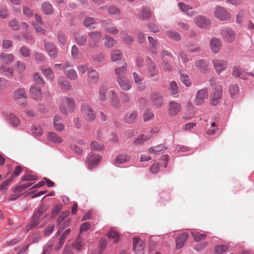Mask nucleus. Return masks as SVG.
I'll return each mask as SVG.
<instances>
[{"label":"nucleus","mask_w":254,"mask_h":254,"mask_svg":"<svg viewBox=\"0 0 254 254\" xmlns=\"http://www.w3.org/2000/svg\"><path fill=\"white\" fill-rule=\"evenodd\" d=\"M75 108V102L72 98L64 97L61 99L60 106L61 112L64 115L73 112Z\"/></svg>","instance_id":"obj_1"},{"label":"nucleus","mask_w":254,"mask_h":254,"mask_svg":"<svg viewBox=\"0 0 254 254\" xmlns=\"http://www.w3.org/2000/svg\"><path fill=\"white\" fill-rule=\"evenodd\" d=\"M81 113L83 117L88 121H93L96 119V113L91 106L87 103H83L81 107Z\"/></svg>","instance_id":"obj_2"},{"label":"nucleus","mask_w":254,"mask_h":254,"mask_svg":"<svg viewBox=\"0 0 254 254\" xmlns=\"http://www.w3.org/2000/svg\"><path fill=\"white\" fill-rule=\"evenodd\" d=\"M220 34L223 39L228 43L233 42L236 35L235 31L228 27H222L220 30Z\"/></svg>","instance_id":"obj_3"},{"label":"nucleus","mask_w":254,"mask_h":254,"mask_svg":"<svg viewBox=\"0 0 254 254\" xmlns=\"http://www.w3.org/2000/svg\"><path fill=\"white\" fill-rule=\"evenodd\" d=\"M222 94V88L220 85L216 86L212 91L210 94V101L211 104L216 106L221 98Z\"/></svg>","instance_id":"obj_4"},{"label":"nucleus","mask_w":254,"mask_h":254,"mask_svg":"<svg viewBox=\"0 0 254 254\" xmlns=\"http://www.w3.org/2000/svg\"><path fill=\"white\" fill-rule=\"evenodd\" d=\"M208 97V91L207 88H203L197 91L195 94L194 102L197 106L202 105Z\"/></svg>","instance_id":"obj_5"},{"label":"nucleus","mask_w":254,"mask_h":254,"mask_svg":"<svg viewBox=\"0 0 254 254\" xmlns=\"http://www.w3.org/2000/svg\"><path fill=\"white\" fill-rule=\"evenodd\" d=\"M88 36L90 38L89 46L91 48L97 47L102 37V33L101 31H94L89 32Z\"/></svg>","instance_id":"obj_6"},{"label":"nucleus","mask_w":254,"mask_h":254,"mask_svg":"<svg viewBox=\"0 0 254 254\" xmlns=\"http://www.w3.org/2000/svg\"><path fill=\"white\" fill-rule=\"evenodd\" d=\"M102 156L99 154H95L93 152L89 153L86 159V163L88 167L91 169L92 168L96 167L100 162Z\"/></svg>","instance_id":"obj_7"},{"label":"nucleus","mask_w":254,"mask_h":254,"mask_svg":"<svg viewBox=\"0 0 254 254\" xmlns=\"http://www.w3.org/2000/svg\"><path fill=\"white\" fill-rule=\"evenodd\" d=\"M214 15L220 20L225 21L231 19L230 14L224 7L220 6L215 7Z\"/></svg>","instance_id":"obj_8"},{"label":"nucleus","mask_w":254,"mask_h":254,"mask_svg":"<svg viewBox=\"0 0 254 254\" xmlns=\"http://www.w3.org/2000/svg\"><path fill=\"white\" fill-rule=\"evenodd\" d=\"M44 48L48 56L52 59L57 58L58 51L54 44L49 42H44Z\"/></svg>","instance_id":"obj_9"},{"label":"nucleus","mask_w":254,"mask_h":254,"mask_svg":"<svg viewBox=\"0 0 254 254\" xmlns=\"http://www.w3.org/2000/svg\"><path fill=\"white\" fill-rule=\"evenodd\" d=\"M102 25L105 31L110 34L115 35L119 32L118 28L109 20L102 21Z\"/></svg>","instance_id":"obj_10"},{"label":"nucleus","mask_w":254,"mask_h":254,"mask_svg":"<svg viewBox=\"0 0 254 254\" xmlns=\"http://www.w3.org/2000/svg\"><path fill=\"white\" fill-rule=\"evenodd\" d=\"M209 45L212 52L216 54L219 52L222 46V43L218 38L212 37L210 40Z\"/></svg>","instance_id":"obj_11"},{"label":"nucleus","mask_w":254,"mask_h":254,"mask_svg":"<svg viewBox=\"0 0 254 254\" xmlns=\"http://www.w3.org/2000/svg\"><path fill=\"white\" fill-rule=\"evenodd\" d=\"M133 248L135 254H144L143 242L138 238L133 239Z\"/></svg>","instance_id":"obj_12"},{"label":"nucleus","mask_w":254,"mask_h":254,"mask_svg":"<svg viewBox=\"0 0 254 254\" xmlns=\"http://www.w3.org/2000/svg\"><path fill=\"white\" fill-rule=\"evenodd\" d=\"M194 22L198 27L202 29L207 28L210 25V21L203 16H196Z\"/></svg>","instance_id":"obj_13"},{"label":"nucleus","mask_w":254,"mask_h":254,"mask_svg":"<svg viewBox=\"0 0 254 254\" xmlns=\"http://www.w3.org/2000/svg\"><path fill=\"white\" fill-rule=\"evenodd\" d=\"M195 66L199 71L203 73H207L210 70L207 61L202 59L196 61L195 63Z\"/></svg>","instance_id":"obj_14"},{"label":"nucleus","mask_w":254,"mask_h":254,"mask_svg":"<svg viewBox=\"0 0 254 254\" xmlns=\"http://www.w3.org/2000/svg\"><path fill=\"white\" fill-rule=\"evenodd\" d=\"M181 108V105L177 102L170 101L169 103V114L170 116H176L180 112Z\"/></svg>","instance_id":"obj_15"},{"label":"nucleus","mask_w":254,"mask_h":254,"mask_svg":"<svg viewBox=\"0 0 254 254\" xmlns=\"http://www.w3.org/2000/svg\"><path fill=\"white\" fill-rule=\"evenodd\" d=\"M213 64L216 71L218 74L225 70L227 67L226 62L223 60H215L213 62Z\"/></svg>","instance_id":"obj_16"},{"label":"nucleus","mask_w":254,"mask_h":254,"mask_svg":"<svg viewBox=\"0 0 254 254\" xmlns=\"http://www.w3.org/2000/svg\"><path fill=\"white\" fill-rule=\"evenodd\" d=\"M233 74L235 76L239 77L243 79H246L250 75L254 77V70L252 73H246L239 67H234Z\"/></svg>","instance_id":"obj_17"},{"label":"nucleus","mask_w":254,"mask_h":254,"mask_svg":"<svg viewBox=\"0 0 254 254\" xmlns=\"http://www.w3.org/2000/svg\"><path fill=\"white\" fill-rule=\"evenodd\" d=\"M150 99L153 105L157 107H161L163 104V97L158 93H152L151 94Z\"/></svg>","instance_id":"obj_18"},{"label":"nucleus","mask_w":254,"mask_h":254,"mask_svg":"<svg viewBox=\"0 0 254 254\" xmlns=\"http://www.w3.org/2000/svg\"><path fill=\"white\" fill-rule=\"evenodd\" d=\"M99 80V75L98 72L94 69L90 68L88 72L87 80L90 83L95 84Z\"/></svg>","instance_id":"obj_19"},{"label":"nucleus","mask_w":254,"mask_h":254,"mask_svg":"<svg viewBox=\"0 0 254 254\" xmlns=\"http://www.w3.org/2000/svg\"><path fill=\"white\" fill-rule=\"evenodd\" d=\"M117 82L120 87L124 90L128 91L130 90L132 87L131 83L126 77L117 79Z\"/></svg>","instance_id":"obj_20"},{"label":"nucleus","mask_w":254,"mask_h":254,"mask_svg":"<svg viewBox=\"0 0 254 254\" xmlns=\"http://www.w3.org/2000/svg\"><path fill=\"white\" fill-rule=\"evenodd\" d=\"M40 217L38 214L34 213L30 223L26 228V232H28L32 228L38 227L40 222Z\"/></svg>","instance_id":"obj_21"},{"label":"nucleus","mask_w":254,"mask_h":254,"mask_svg":"<svg viewBox=\"0 0 254 254\" xmlns=\"http://www.w3.org/2000/svg\"><path fill=\"white\" fill-rule=\"evenodd\" d=\"M137 112L131 111L128 112L124 117V121L128 124H132L135 123L137 117Z\"/></svg>","instance_id":"obj_22"},{"label":"nucleus","mask_w":254,"mask_h":254,"mask_svg":"<svg viewBox=\"0 0 254 254\" xmlns=\"http://www.w3.org/2000/svg\"><path fill=\"white\" fill-rule=\"evenodd\" d=\"M131 157L130 155L126 153L120 154L115 158L114 164L115 165L125 163L130 160Z\"/></svg>","instance_id":"obj_23"},{"label":"nucleus","mask_w":254,"mask_h":254,"mask_svg":"<svg viewBox=\"0 0 254 254\" xmlns=\"http://www.w3.org/2000/svg\"><path fill=\"white\" fill-rule=\"evenodd\" d=\"M30 94L31 97L37 101H40L42 97L41 89L35 86L31 87Z\"/></svg>","instance_id":"obj_24"},{"label":"nucleus","mask_w":254,"mask_h":254,"mask_svg":"<svg viewBox=\"0 0 254 254\" xmlns=\"http://www.w3.org/2000/svg\"><path fill=\"white\" fill-rule=\"evenodd\" d=\"M127 69V64L125 63L123 65L115 69V73L117 79L126 77V72Z\"/></svg>","instance_id":"obj_25"},{"label":"nucleus","mask_w":254,"mask_h":254,"mask_svg":"<svg viewBox=\"0 0 254 254\" xmlns=\"http://www.w3.org/2000/svg\"><path fill=\"white\" fill-rule=\"evenodd\" d=\"M188 238V234L186 233H183L179 236L176 239L177 249L182 248L186 241Z\"/></svg>","instance_id":"obj_26"},{"label":"nucleus","mask_w":254,"mask_h":254,"mask_svg":"<svg viewBox=\"0 0 254 254\" xmlns=\"http://www.w3.org/2000/svg\"><path fill=\"white\" fill-rule=\"evenodd\" d=\"M178 5L180 10L183 12L186 13L188 15L191 16L194 14L195 13L192 8L189 5L183 2H180Z\"/></svg>","instance_id":"obj_27"},{"label":"nucleus","mask_w":254,"mask_h":254,"mask_svg":"<svg viewBox=\"0 0 254 254\" xmlns=\"http://www.w3.org/2000/svg\"><path fill=\"white\" fill-rule=\"evenodd\" d=\"M41 70L44 75L49 80L52 81L55 78V75L53 71L50 68L45 66H41Z\"/></svg>","instance_id":"obj_28"},{"label":"nucleus","mask_w":254,"mask_h":254,"mask_svg":"<svg viewBox=\"0 0 254 254\" xmlns=\"http://www.w3.org/2000/svg\"><path fill=\"white\" fill-rule=\"evenodd\" d=\"M6 119L10 124L14 127H17L20 124V120L13 114H9L8 115L6 116Z\"/></svg>","instance_id":"obj_29"},{"label":"nucleus","mask_w":254,"mask_h":254,"mask_svg":"<svg viewBox=\"0 0 254 254\" xmlns=\"http://www.w3.org/2000/svg\"><path fill=\"white\" fill-rule=\"evenodd\" d=\"M14 56L12 54L1 53L0 59L2 63L5 64H9L13 61Z\"/></svg>","instance_id":"obj_30"},{"label":"nucleus","mask_w":254,"mask_h":254,"mask_svg":"<svg viewBox=\"0 0 254 254\" xmlns=\"http://www.w3.org/2000/svg\"><path fill=\"white\" fill-rule=\"evenodd\" d=\"M148 40L150 45L149 51L152 54L156 55L157 54V51L156 50L157 41L151 36H148Z\"/></svg>","instance_id":"obj_31"},{"label":"nucleus","mask_w":254,"mask_h":254,"mask_svg":"<svg viewBox=\"0 0 254 254\" xmlns=\"http://www.w3.org/2000/svg\"><path fill=\"white\" fill-rule=\"evenodd\" d=\"M62 119L58 117L55 116L53 121V125L55 129L58 131H62L64 130V127L61 122Z\"/></svg>","instance_id":"obj_32"},{"label":"nucleus","mask_w":254,"mask_h":254,"mask_svg":"<svg viewBox=\"0 0 254 254\" xmlns=\"http://www.w3.org/2000/svg\"><path fill=\"white\" fill-rule=\"evenodd\" d=\"M47 138L49 141L55 143H60L63 141L62 138L56 133L53 132H48L47 135Z\"/></svg>","instance_id":"obj_33"},{"label":"nucleus","mask_w":254,"mask_h":254,"mask_svg":"<svg viewBox=\"0 0 254 254\" xmlns=\"http://www.w3.org/2000/svg\"><path fill=\"white\" fill-rule=\"evenodd\" d=\"M42 9L44 13L50 15L53 13L54 9L52 4L49 2H45L42 5Z\"/></svg>","instance_id":"obj_34"},{"label":"nucleus","mask_w":254,"mask_h":254,"mask_svg":"<svg viewBox=\"0 0 254 254\" xmlns=\"http://www.w3.org/2000/svg\"><path fill=\"white\" fill-rule=\"evenodd\" d=\"M150 136L141 134L139 135L137 138L135 139L133 143L136 145H142L145 142L148 141L150 138Z\"/></svg>","instance_id":"obj_35"},{"label":"nucleus","mask_w":254,"mask_h":254,"mask_svg":"<svg viewBox=\"0 0 254 254\" xmlns=\"http://www.w3.org/2000/svg\"><path fill=\"white\" fill-rule=\"evenodd\" d=\"M25 98H27V95L24 89H18L14 92V98L15 100L16 101L21 98H22L23 100H25Z\"/></svg>","instance_id":"obj_36"},{"label":"nucleus","mask_w":254,"mask_h":254,"mask_svg":"<svg viewBox=\"0 0 254 254\" xmlns=\"http://www.w3.org/2000/svg\"><path fill=\"white\" fill-rule=\"evenodd\" d=\"M64 74L70 80H75L77 77V74L76 71L72 68L64 69Z\"/></svg>","instance_id":"obj_37"},{"label":"nucleus","mask_w":254,"mask_h":254,"mask_svg":"<svg viewBox=\"0 0 254 254\" xmlns=\"http://www.w3.org/2000/svg\"><path fill=\"white\" fill-rule=\"evenodd\" d=\"M58 84L62 89L64 90H68L70 88V85L69 82L64 78L61 77L58 81Z\"/></svg>","instance_id":"obj_38"},{"label":"nucleus","mask_w":254,"mask_h":254,"mask_svg":"<svg viewBox=\"0 0 254 254\" xmlns=\"http://www.w3.org/2000/svg\"><path fill=\"white\" fill-rule=\"evenodd\" d=\"M74 38L76 43L81 46L85 45L87 42V38L83 35L75 33L74 34Z\"/></svg>","instance_id":"obj_39"},{"label":"nucleus","mask_w":254,"mask_h":254,"mask_svg":"<svg viewBox=\"0 0 254 254\" xmlns=\"http://www.w3.org/2000/svg\"><path fill=\"white\" fill-rule=\"evenodd\" d=\"M105 41L104 42V45L106 48H111L117 43L116 40L109 35H106L105 36Z\"/></svg>","instance_id":"obj_40"},{"label":"nucleus","mask_w":254,"mask_h":254,"mask_svg":"<svg viewBox=\"0 0 254 254\" xmlns=\"http://www.w3.org/2000/svg\"><path fill=\"white\" fill-rule=\"evenodd\" d=\"M169 90L171 95L175 98L178 96V88L176 82L172 81L170 83Z\"/></svg>","instance_id":"obj_41"},{"label":"nucleus","mask_w":254,"mask_h":254,"mask_svg":"<svg viewBox=\"0 0 254 254\" xmlns=\"http://www.w3.org/2000/svg\"><path fill=\"white\" fill-rule=\"evenodd\" d=\"M0 73L2 75L6 76L9 78H11L13 75L12 69L4 66L0 67Z\"/></svg>","instance_id":"obj_42"},{"label":"nucleus","mask_w":254,"mask_h":254,"mask_svg":"<svg viewBox=\"0 0 254 254\" xmlns=\"http://www.w3.org/2000/svg\"><path fill=\"white\" fill-rule=\"evenodd\" d=\"M108 90V87L105 85H102L99 90V97L101 102L105 101L106 99V94Z\"/></svg>","instance_id":"obj_43"},{"label":"nucleus","mask_w":254,"mask_h":254,"mask_svg":"<svg viewBox=\"0 0 254 254\" xmlns=\"http://www.w3.org/2000/svg\"><path fill=\"white\" fill-rule=\"evenodd\" d=\"M148 71L151 77L156 76L158 74V69L155 63H152L151 64L148 65Z\"/></svg>","instance_id":"obj_44"},{"label":"nucleus","mask_w":254,"mask_h":254,"mask_svg":"<svg viewBox=\"0 0 254 254\" xmlns=\"http://www.w3.org/2000/svg\"><path fill=\"white\" fill-rule=\"evenodd\" d=\"M31 131L33 134L35 136H40L43 133L41 127L37 125L32 126Z\"/></svg>","instance_id":"obj_45"},{"label":"nucleus","mask_w":254,"mask_h":254,"mask_svg":"<svg viewBox=\"0 0 254 254\" xmlns=\"http://www.w3.org/2000/svg\"><path fill=\"white\" fill-rule=\"evenodd\" d=\"M108 237L114 243H117L119 241V237L118 234L112 228L109 231Z\"/></svg>","instance_id":"obj_46"},{"label":"nucleus","mask_w":254,"mask_h":254,"mask_svg":"<svg viewBox=\"0 0 254 254\" xmlns=\"http://www.w3.org/2000/svg\"><path fill=\"white\" fill-rule=\"evenodd\" d=\"M167 149L163 144H160L154 147H151L149 149V152L152 153H157Z\"/></svg>","instance_id":"obj_47"},{"label":"nucleus","mask_w":254,"mask_h":254,"mask_svg":"<svg viewBox=\"0 0 254 254\" xmlns=\"http://www.w3.org/2000/svg\"><path fill=\"white\" fill-rule=\"evenodd\" d=\"M166 35L169 38L174 40L180 41L181 39V35L177 32L168 31L167 32Z\"/></svg>","instance_id":"obj_48"},{"label":"nucleus","mask_w":254,"mask_h":254,"mask_svg":"<svg viewBox=\"0 0 254 254\" xmlns=\"http://www.w3.org/2000/svg\"><path fill=\"white\" fill-rule=\"evenodd\" d=\"M191 234L194 240L196 242L202 241L204 240L206 237L205 234H200V233L196 231L192 232Z\"/></svg>","instance_id":"obj_49"},{"label":"nucleus","mask_w":254,"mask_h":254,"mask_svg":"<svg viewBox=\"0 0 254 254\" xmlns=\"http://www.w3.org/2000/svg\"><path fill=\"white\" fill-rule=\"evenodd\" d=\"M111 60L113 62H116L121 59L122 55L120 50H117L112 52L111 56Z\"/></svg>","instance_id":"obj_50"},{"label":"nucleus","mask_w":254,"mask_h":254,"mask_svg":"<svg viewBox=\"0 0 254 254\" xmlns=\"http://www.w3.org/2000/svg\"><path fill=\"white\" fill-rule=\"evenodd\" d=\"M141 17L143 19H148L151 17V11L146 7H143L141 10Z\"/></svg>","instance_id":"obj_51"},{"label":"nucleus","mask_w":254,"mask_h":254,"mask_svg":"<svg viewBox=\"0 0 254 254\" xmlns=\"http://www.w3.org/2000/svg\"><path fill=\"white\" fill-rule=\"evenodd\" d=\"M83 25L86 27L91 26L93 24L96 23V20L93 17H87L85 18L83 21Z\"/></svg>","instance_id":"obj_52"},{"label":"nucleus","mask_w":254,"mask_h":254,"mask_svg":"<svg viewBox=\"0 0 254 254\" xmlns=\"http://www.w3.org/2000/svg\"><path fill=\"white\" fill-rule=\"evenodd\" d=\"M54 244L53 240H50L44 247L42 254H49Z\"/></svg>","instance_id":"obj_53"},{"label":"nucleus","mask_w":254,"mask_h":254,"mask_svg":"<svg viewBox=\"0 0 254 254\" xmlns=\"http://www.w3.org/2000/svg\"><path fill=\"white\" fill-rule=\"evenodd\" d=\"M90 148L92 150L95 151H100L104 148L103 144H99L96 141H93L90 144Z\"/></svg>","instance_id":"obj_54"},{"label":"nucleus","mask_w":254,"mask_h":254,"mask_svg":"<svg viewBox=\"0 0 254 254\" xmlns=\"http://www.w3.org/2000/svg\"><path fill=\"white\" fill-rule=\"evenodd\" d=\"M83 240L80 238H78L75 241L73 245V246L78 251H80L82 250V248L83 246Z\"/></svg>","instance_id":"obj_55"},{"label":"nucleus","mask_w":254,"mask_h":254,"mask_svg":"<svg viewBox=\"0 0 254 254\" xmlns=\"http://www.w3.org/2000/svg\"><path fill=\"white\" fill-rule=\"evenodd\" d=\"M22 194V192L21 190H17L16 187L13 190V193L12 194L9 198V200H15L17 198L19 197Z\"/></svg>","instance_id":"obj_56"},{"label":"nucleus","mask_w":254,"mask_h":254,"mask_svg":"<svg viewBox=\"0 0 254 254\" xmlns=\"http://www.w3.org/2000/svg\"><path fill=\"white\" fill-rule=\"evenodd\" d=\"M49 206L47 204H42L38 210L34 212L35 214H38L39 216L42 215L48 209Z\"/></svg>","instance_id":"obj_57"},{"label":"nucleus","mask_w":254,"mask_h":254,"mask_svg":"<svg viewBox=\"0 0 254 254\" xmlns=\"http://www.w3.org/2000/svg\"><path fill=\"white\" fill-rule=\"evenodd\" d=\"M34 29L38 35H43L46 33V30L36 23H33Z\"/></svg>","instance_id":"obj_58"},{"label":"nucleus","mask_w":254,"mask_h":254,"mask_svg":"<svg viewBox=\"0 0 254 254\" xmlns=\"http://www.w3.org/2000/svg\"><path fill=\"white\" fill-rule=\"evenodd\" d=\"M228 249L227 246L225 245H217L215 247V251L217 254H221L226 251Z\"/></svg>","instance_id":"obj_59"},{"label":"nucleus","mask_w":254,"mask_h":254,"mask_svg":"<svg viewBox=\"0 0 254 254\" xmlns=\"http://www.w3.org/2000/svg\"><path fill=\"white\" fill-rule=\"evenodd\" d=\"M34 58L36 61L38 63L43 62L45 60V57L44 55L39 52L34 53Z\"/></svg>","instance_id":"obj_60"},{"label":"nucleus","mask_w":254,"mask_h":254,"mask_svg":"<svg viewBox=\"0 0 254 254\" xmlns=\"http://www.w3.org/2000/svg\"><path fill=\"white\" fill-rule=\"evenodd\" d=\"M20 52L21 55L25 58H28L30 56V50L28 48L22 46L20 49Z\"/></svg>","instance_id":"obj_61"},{"label":"nucleus","mask_w":254,"mask_h":254,"mask_svg":"<svg viewBox=\"0 0 254 254\" xmlns=\"http://www.w3.org/2000/svg\"><path fill=\"white\" fill-rule=\"evenodd\" d=\"M239 91V88L237 85H233L229 87V93L231 96L236 95Z\"/></svg>","instance_id":"obj_62"},{"label":"nucleus","mask_w":254,"mask_h":254,"mask_svg":"<svg viewBox=\"0 0 254 254\" xmlns=\"http://www.w3.org/2000/svg\"><path fill=\"white\" fill-rule=\"evenodd\" d=\"M74 127L76 129H80L82 127L80 119L78 117H74L73 119Z\"/></svg>","instance_id":"obj_63"},{"label":"nucleus","mask_w":254,"mask_h":254,"mask_svg":"<svg viewBox=\"0 0 254 254\" xmlns=\"http://www.w3.org/2000/svg\"><path fill=\"white\" fill-rule=\"evenodd\" d=\"M9 25L14 30H17L19 28V23L15 19L10 20L9 22Z\"/></svg>","instance_id":"obj_64"}]
</instances>
